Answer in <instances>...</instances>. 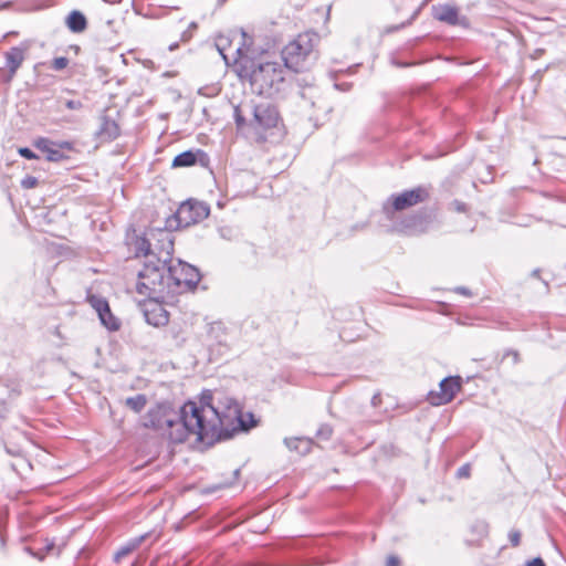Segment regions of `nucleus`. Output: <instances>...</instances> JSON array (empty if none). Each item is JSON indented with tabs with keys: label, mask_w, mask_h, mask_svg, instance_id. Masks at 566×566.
<instances>
[{
	"label": "nucleus",
	"mask_w": 566,
	"mask_h": 566,
	"mask_svg": "<svg viewBox=\"0 0 566 566\" xmlns=\"http://www.w3.org/2000/svg\"><path fill=\"white\" fill-rule=\"evenodd\" d=\"M55 547V544L51 541L46 539L45 545L39 551H33L32 548H27V551L39 560H43L45 556L51 553Z\"/></svg>",
	"instance_id": "nucleus-25"
},
{
	"label": "nucleus",
	"mask_w": 566,
	"mask_h": 566,
	"mask_svg": "<svg viewBox=\"0 0 566 566\" xmlns=\"http://www.w3.org/2000/svg\"><path fill=\"white\" fill-rule=\"evenodd\" d=\"M525 566H545V563L541 557H536L527 562Z\"/></svg>",
	"instance_id": "nucleus-38"
},
{
	"label": "nucleus",
	"mask_w": 566,
	"mask_h": 566,
	"mask_svg": "<svg viewBox=\"0 0 566 566\" xmlns=\"http://www.w3.org/2000/svg\"><path fill=\"white\" fill-rule=\"evenodd\" d=\"M216 411L214 415H208V420L220 421L218 424V438L216 442L223 438V432L228 431V428L234 422L235 427H232L233 431L242 430L248 431L256 424L253 413H243L240 409L239 403L233 399H228L227 410H220L218 407L212 406Z\"/></svg>",
	"instance_id": "nucleus-5"
},
{
	"label": "nucleus",
	"mask_w": 566,
	"mask_h": 566,
	"mask_svg": "<svg viewBox=\"0 0 566 566\" xmlns=\"http://www.w3.org/2000/svg\"><path fill=\"white\" fill-rule=\"evenodd\" d=\"M231 484H232V482L223 483L220 485V488H227V486H230Z\"/></svg>",
	"instance_id": "nucleus-52"
},
{
	"label": "nucleus",
	"mask_w": 566,
	"mask_h": 566,
	"mask_svg": "<svg viewBox=\"0 0 566 566\" xmlns=\"http://www.w3.org/2000/svg\"><path fill=\"white\" fill-rule=\"evenodd\" d=\"M148 324L154 326H163L168 323V314L161 306H156L153 312L145 313Z\"/></svg>",
	"instance_id": "nucleus-21"
},
{
	"label": "nucleus",
	"mask_w": 566,
	"mask_h": 566,
	"mask_svg": "<svg viewBox=\"0 0 566 566\" xmlns=\"http://www.w3.org/2000/svg\"><path fill=\"white\" fill-rule=\"evenodd\" d=\"M177 48H178V43H172V44H170V45H169V50H170V51H174V50H176Z\"/></svg>",
	"instance_id": "nucleus-50"
},
{
	"label": "nucleus",
	"mask_w": 566,
	"mask_h": 566,
	"mask_svg": "<svg viewBox=\"0 0 566 566\" xmlns=\"http://www.w3.org/2000/svg\"><path fill=\"white\" fill-rule=\"evenodd\" d=\"M242 108L240 106H237L234 108V119H235V124L239 128H242L244 125H247V119L245 117L243 116L242 114Z\"/></svg>",
	"instance_id": "nucleus-31"
},
{
	"label": "nucleus",
	"mask_w": 566,
	"mask_h": 566,
	"mask_svg": "<svg viewBox=\"0 0 566 566\" xmlns=\"http://www.w3.org/2000/svg\"><path fill=\"white\" fill-rule=\"evenodd\" d=\"M125 405L134 412L139 413L147 405V397L144 394L128 397L125 400Z\"/></svg>",
	"instance_id": "nucleus-23"
},
{
	"label": "nucleus",
	"mask_w": 566,
	"mask_h": 566,
	"mask_svg": "<svg viewBox=\"0 0 566 566\" xmlns=\"http://www.w3.org/2000/svg\"><path fill=\"white\" fill-rule=\"evenodd\" d=\"M65 24L71 32L82 33L87 28V20L81 11L73 10L66 17Z\"/></svg>",
	"instance_id": "nucleus-17"
},
{
	"label": "nucleus",
	"mask_w": 566,
	"mask_h": 566,
	"mask_svg": "<svg viewBox=\"0 0 566 566\" xmlns=\"http://www.w3.org/2000/svg\"><path fill=\"white\" fill-rule=\"evenodd\" d=\"M69 65V59L65 56H59L53 59L52 61V69L54 71H62Z\"/></svg>",
	"instance_id": "nucleus-28"
},
{
	"label": "nucleus",
	"mask_w": 566,
	"mask_h": 566,
	"mask_svg": "<svg viewBox=\"0 0 566 566\" xmlns=\"http://www.w3.org/2000/svg\"><path fill=\"white\" fill-rule=\"evenodd\" d=\"M380 402V395H374V397L371 398V403L373 406H378V403Z\"/></svg>",
	"instance_id": "nucleus-45"
},
{
	"label": "nucleus",
	"mask_w": 566,
	"mask_h": 566,
	"mask_svg": "<svg viewBox=\"0 0 566 566\" xmlns=\"http://www.w3.org/2000/svg\"><path fill=\"white\" fill-rule=\"evenodd\" d=\"M252 118L248 126L254 130L259 140H264L263 133L274 128L280 119L277 108L270 103H260L249 107Z\"/></svg>",
	"instance_id": "nucleus-8"
},
{
	"label": "nucleus",
	"mask_w": 566,
	"mask_h": 566,
	"mask_svg": "<svg viewBox=\"0 0 566 566\" xmlns=\"http://www.w3.org/2000/svg\"><path fill=\"white\" fill-rule=\"evenodd\" d=\"M439 388L440 390L438 392L431 391L429 394V400L434 406L446 405L452 401L462 388V379L460 376L446 377L440 381Z\"/></svg>",
	"instance_id": "nucleus-10"
},
{
	"label": "nucleus",
	"mask_w": 566,
	"mask_h": 566,
	"mask_svg": "<svg viewBox=\"0 0 566 566\" xmlns=\"http://www.w3.org/2000/svg\"><path fill=\"white\" fill-rule=\"evenodd\" d=\"M319 40V35L313 31L298 34L282 51L284 66L294 72L307 70L317 59L315 49Z\"/></svg>",
	"instance_id": "nucleus-3"
},
{
	"label": "nucleus",
	"mask_w": 566,
	"mask_h": 566,
	"mask_svg": "<svg viewBox=\"0 0 566 566\" xmlns=\"http://www.w3.org/2000/svg\"><path fill=\"white\" fill-rule=\"evenodd\" d=\"M6 451L13 457H22V451L19 448L6 447Z\"/></svg>",
	"instance_id": "nucleus-39"
},
{
	"label": "nucleus",
	"mask_w": 566,
	"mask_h": 566,
	"mask_svg": "<svg viewBox=\"0 0 566 566\" xmlns=\"http://www.w3.org/2000/svg\"><path fill=\"white\" fill-rule=\"evenodd\" d=\"M426 219L422 216L415 214L403 219L401 222L396 223L392 227L394 231L415 233L418 231H424Z\"/></svg>",
	"instance_id": "nucleus-13"
},
{
	"label": "nucleus",
	"mask_w": 566,
	"mask_h": 566,
	"mask_svg": "<svg viewBox=\"0 0 566 566\" xmlns=\"http://www.w3.org/2000/svg\"><path fill=\"white\" fill-rule=\"evenodd\" d=\"M64 105L69 109H81L83 107L82 102L78 99H66Z\"/></svg>",
	"instance_id": "nucleus-34"
},
{
	"label": "nucleus",
	"mask_w": 566,
	"mask_h": 566,
	"mask_svg": "<svg viewBox=\"0 0 566 566\" xmlns=\"http://www.w3.org/2000/svg\"><path fill=\"white\" fill-rule=\"evenodd\" d=\"M211 394H203L201 406L188 401L180 409H175L169 402H158L150 407L142 418V426L166 438L171 443H182L190 437L207 446L218 438L220 421L208 420V415H214L210 400Z\"/></svg>",
	"instance_id": "nucleus-1"
},
{
	"label": "nucleus",
	"mask_w": 566,
	"mask_h": 566,
	"mask_svg": "<svg viewBox=\"0 0 566 566\" xmlns=\"http://www.w3.org/2000/svg\"><path fill=\"white\" fill-rule=\"evenodd\" d=\"M168 262L150 254L137 273L136 292L149 300L160 301L170 296Z\"/></svg>",
	"instance_id": "nucleus-2"
},
{
	"label": "nucleus",
	"mask_w": 566,
	"mask_h": 566,
	"mask_svg": "<svg viewBox=\"0 0 566 566\" xmlns=\"http://www.w3.org/2000/svg\"><path fill=\"white\" fill-rule=\"evenodd\" d=\"M18 153L27 159H35L38 156L28 147L19 148Z\"/></svg>",
	"instance_id": "nucleus-35"
},
{
	"label": "nucleus",
	"mask_w": 566,
	"mask_h": 566,
	"mask_svg": "<svg viewBox=\"0 0 566 566\" xmlns=\"http://www.w3.org/2000/svg\"><path fill=\"white\" fill-rule=\"evenodd\" d=\"M191 38H192V32H190L189 30L184 31L182 34H181V41L182 42H187Z\"/></svg>",
	"instance_id": "nucleus-42"
},
{
	"label": "nucleus",
	"mask_w": 566,
	"mask_h": 566,
	"mask_svg": "<svg viewBox=\"0 0 566 566\" xmlns=\"http://www.w3.org/2000/svg\"><path fill=\"white\" fill-rule=\"evenodd\" d=\"M8 412V406L6 401L0 400V421L6 417Z\"/></svg>",
	"instance_id": "nucleus-40"
},
{
	"label": "nucleus",
	"mask_w": 566,
	"mask_h": 566,
	"mask_svg": "<svg viewBox=\"0 0 566 566\" xmlns=\"http://www.w3.org/2000/svg\"><path fill=\"white\" fill-rule=\"evenodd\" d=\"M471 475V467L470 464H463L461 465L458 471H457V476L462 479V478H470Z\"/></svg>",
	"instance_id": "nucleus-33"
},
{
	"label": "nucleus",
	"mask_w": 566,
	"mask_h": 566,
	"mask_svg": "<svg viewBox=\"0 0 566 566\" xmlns=\"http://www.w3.org/2000/svg\"><path fill=\"white\" fill-rule=\"evenodd\" d=\"M91 304L96 310L98 315H101L103 311L107 312V308L109 307L107 301L101 297H92Z\"/></svg>",
	"instance_id": "nucleus-27"
},
{
	"label": "nucleus",
	"mask_w": 566,
	"mask_h": 566,
	"mask_svg": "<svg viewBox=\"0 0 566 566\" xmlns=\"http://www.w3.org/2000/svg\"><path fill=\"white\" fill-rule=\"evenodd\" d=\"M235 53H237L239 56H243V55H244V50H243L241 46H239V48L237 49Z\"/></svg>",
	"instance_id": "nucleus-48"
},
{
	"label": "nucleus",
	"mask_w": 566,
	"mask_h": 566,
	"mask_svg": "<svg viewBox=\"0 0 566 566\" xmlns=\"http://www.w3.org/2000/svg\"><path fill=\"white\" fill-rule=\"evenodd\" d=\"M148 535L144 534L129 539L125 545L120 546L114 555L116 563L120 562L124 557L137 549Z\"/></svg>",
	"instance_id": "nucleus-19"
},
{
	"label": "nucleus",
	"mask_w": 566,
	"mask_h": 566,
	"mask_svg": "<svg viewBox=\"0 0 566 566\" xmlns=\"http://www.w3.org/2000/svg\"><path fill=\"white\" fill-rule=\"evenodd\" d=\"M312 439L304 437L285 438L284 444L291 450L300 454H306L312 448Z\"/></svg>",
	"instance_id": "nucleus-18"
},
{
	"label": "nucleus",
	"mask_w": 566,
	"mask_h": 566,
	"mask_svg": "<svg viewBox=\"0 0 566 566\" xmlns=\"http://www.w3.org/2000/svg\"><path fill=\"white\" fill-rule=\"evenodd\" d=\"M4 57L6 65L9 70L6 82H10L25 59L24 50L19 46H13L6 52Z\"/></svg>",
	"instance_id": "nucleus-12"
},
{
	"label": "nucleus",
	"mask_w": 566,
	"mask_h": 566,
	"mask_svg": "<svg viewBox=\"0 0 566 566\" xmlns=\"http://www.w3.org/2000/svg\"><path fill=\"white\" fill-rule=\"evenodd\" d=\"M451 206L453 207V209L458 212H465L467 211V205L462 201H459V200H454Z\"/></svg>",
	"instance_id": "nucleus-36"
},
{
	"label": "nucleus",
	"mask_w": 566,
	"mask_h": 566,
	"mask_svg": "<svg viewBox=\"0 0 566 566\" xmlns=\"http://www.w3.org/2000/svg\"><path fill=\"white\" fill-rule=\"evenodd\" d=\"M509 539L512 546L517 547L521 543V532L517 530H512L509 532Z\"/></svg>",
	"instance_id": "nucleus-32"
},
{
	"label": "nucleus",
	"mask_w": 566,
	"mask_h": 566,
	"mask_svg": "<svg viewBox=\"0 0 566 566\" xmlns=\"http://www.w3.org/2000/svg\"><path fill=\"white\" fill-rule=\"evenodd\" d=\"M219 234L221 238L229 240V241L237 238V232L231 227L219 228Z\"/></svg>",
	"instance_id": "nucleus-29"
},
{
	"label": "nucleus",
	"mask_w": 566,
	"mask_h": 566,
	"mask_svg": "<svg viewBox=\"0 0 566 566\" xmlns=\"http://www.w3.org/2000/svg\"><path fill=\"white\" fill-rule=\"evenodd\" d=\"M150 235L158 258L170 262L174 254V234L164 229H153Z\"/></svg>",
	"instance_id": "nucleus-11"
},
{
	"label": "nucleus",
	"mask_w": 566,
	"mask_h": 566,
	"mask_svg": "<svg viewBox=\"0 0 566 566\" xmlns=\"http://www.w3.org/2000/svg\"><path fill=\"white\" fill-rule=\"evenodd\" d=\"M101 323L109 331H117L120 327V322L117 317L113 315L111 308H107V312H104L98 315Z\"/></svg>",
	"instance_id": "nucleus-24"
},
{
	"label": "nucleus",
	"mask_w": 566,
	"mask_h": 566,
	"mask_svg": "<svg viewBox=\"0 0 566 566\" xmlns=\"http://www.w3.org/2000/svg\"><path fill=\"white\" fill-rule=\"evenodd\" d=\"M385 566H400V560L397 556L390 555L387 557Z\"/></svg>",
	"instance_id": "nucleus-37"
},
{
	"label": "nucleus",
	"mask_w": 566,
	"mask_h": 566,
	"mask_svg": "<svg viewBox=\"0 0 566 566\" xmlns=\"http://www.w3.org/2000/svg\"><path fill=\"white\" fill-rule=\"evenodd\" d=\"M429 197L428 191L422 187L406 190L399 195L390 196L382 205V213L389 221H395L396 212L411 208L426 201Z\"/></svg>",
	"instance_id": "nucleus-7"
},
{
	"label": "nucleus",
	"mask_w": 566,
	"mask_h": 566,
	"mask_svg": "<svg viewBox=\"0 0 566 566\" xmlns=\"http://www.w3.org/2000/svg\"><path fill=\"white\" fill-rule=\"evenodd\" d=\"M432 12L434 19L438 21L446 22L450 25L459 24V11L455 7L449 4L434 6Z\"/></svg>",
	"instance_id": "nucleus-14"
},
{
	"label": "nucleus",
	"mask_w": 566,
	"mask_h": 566,
	"mask_svg": "<svg viewBox=\"0 0 566 566\" xmlns=\"http://www.w3.org/2000/svg\"><path fill=\"white\" fill-rule=\"evenodd\" d=\"M167 272L170 296L196 287L200 281L198 269L181 260L168 262Z\"/></svg>",
	"instance_id": "nucleus-6"
},
{
	"label": "nucleus",
	"mask_w": 566,
	"mask_h": 566,
	"mask_svg": "<svg viewBox=\"0 0 566 566\" xmlns=\"http://www.w3.org/2000/svg\"><path fill=\"white\" fill-rule=\"evenodd\" d=\"M252 87L260 94L273 96L283 90L285 69L279 62H263L255 65L250 74Z\"/></svg>",
	"instance_id": "nucleus-4"
},
{
	"label": "nucleus",
	"mask_w": 566,
	"mask_h": 566,
	"mask_svg": "<svg viewBox=\"0 0 566 566\" xmlns=\"http://www.w3.org/2000/svg\"><path fill=\"white\" fill-rule=\"evenodd\" d=\"M301 96H302L303 98H305V97H306L305 91H302V92H301Z\"/></svg>",
	"instance_id": "nucleus-54"
},
{
	"label": "nucleus",
	"mask_w": 566,
	"mask_h": 566,
	"mask_svg": "<svg viewBox=\"0 0 566 566\" xmlns=\"http://www.w3.org/2000/svg\"><path fill=\"white\" fill-rule=\"evenodd\" d=\"M335 86L339 90H348L349 85L348 84H335Z\"/></svg>",
	"instance_id": "nucleus-47"
},
{
	"label": "nucleus",
	"mask_w": 566,
	"mask_h": 566,
	"mask_svg": "<svg viewBox=\"0 0 566 566\" xmlns=\"http://www.w3.org/2000/svg\"><path fill=\"white\" fill-rule=\"evenodd\" d=\"M35 147L46 154L49 161H61L65 158L60 148H57V145L48 138L38 139Z\"/></svg>",
	"instance_id": "nucleus-16"
},
{
	"label": "nucleus",
	"mask_w": 566,
	"mask_h": 566,
	"mask_svg": "<svg viewBox=\"0 0 566 566\" xmlns=\"http://www.w3.org/2000/svg\"><path fill=\"white\" fill-rule=\"evenodd\" d=\"M137 256L143 255L144 261H148L150 254L157 255L154 249V240L151 239L150 231L146 237L138 238L136 241Z\"/></svg>",
	"instance_id": "nucleus-20"
},
{
	"label": "nucleus",
	"mask_w": 566,
	"mask_h": 566,
	"mask_svg": "<svg viewBox=\"0 0 566 566\" xmlns=\"http://www.w3.org/2000/svg\"><path fill=\"white\" fill-rule=\"evenodd\" d=\"M97 136L104 140H114L119 136L118 124L108 116L101 118V126L97 130Z\"/></svg>",
	"instance_id": "nucleus-15"
},
{
	"label": "nucleus",
	"mask_w": 566,
	"mask_h": 566,
	"mask_svg": "<svg viewBox=\"0 0 566 566\" xmlns=\"http://www.w3.org/2000/svg\"><path fill=\"white\" fill-rule=\"evenodd\" d=\"M10 4H11L10 2H6V3L1 4V6H0V10H1V9H4V8H9V7H10Z\"/></svg>",
	"instance_id": "nucleus-51"
},
{
	"label": "nucleus",
	"mask_w": 566,
	"mask_h": 566,
	"mask_svg": "<svg viewBox=\"0 0 566 566\" xmlns=\"http://www.w3.org/2000/svg\"><path fill=\"white\" fill-rule=\"evenodd\" d=\"M197 161V154L192 150L177 155L172 160V167H190Z\"/></svg>",
	"instance_id": "nucleus-22"
},
{
	"label": "nucleus",
	"mask_w": 566,
	"mask_h": 566,
	"mask_svg": "<svg viewBox=\"0 0 566 566\" xmlns=\"http://www.w3.org/2000/svg\"><path fill=\"white\" fill-rule=\"evenodd\" d=\"M333 436V427L328 423H323L316 431V438L322 441L331 440Z\"/></svg>",
	"instance_id": "nucleus-26"
},
{
	"label": "nucleus",
	"mask_w": 566,
	"mask_h": 566,
	"mask_svg": "<svg viewBox=\"0 0 566 566\" xmlns=\"http://www.w3.org/2000/svg\"><path fill=\"white\" fill-rule=\"evenodd\" d=\"M239 472H240V471H239L238 469L233 471V476H234V479H237V478H238Z\"/></svg>",
	"instance_id": "nucleus-53"
},
{
	"label": "nucleus",
	"mask_w": 566,
	"mask_h": 566,
	"mask_svg": "<svg viewBox=\"0 0 566 566\" xmlns=\"http://www.w3.org/2000/svg\"><path fill=\"white\" fill-rule=\"evenodd\" d=\"M455 291L458 293H460V294L465 295V296H470L471 295V292L467 287H463V286L457 287Z\"/></svg>",
	"instance_id": "nucleus-43"
},
{
	"label": "nucleus",
	"mask_w": 566,
	"mask_h": 566,
	"mask_svg": "<svg viewBox=\"0 0 566 566\" xmlns=\"http://www.w3.org/2000/svg\"><path fill=\"white\" fill-rule=\"evenodd\" d=\"M219 52H220V54L222 55L223 60L228 63V57H227V55L224 54L223 50H222V49H219Z\"/></svg>",
	"instance_id": "nucleus-49"
},
{
	"label": "nucleus",
	"mask_w": 566,
	"mask_h": 566,
	"mask_svg": "<svg viewBox=\"0 0 566 566\" xmlns=\"http://www.w3.org/2000/svg\"><path fill=\"white\" fill-rule=\"evenodd\" d=\"M39 184V180L38 178L33 177V176H25L22 180H21V187L23 189H32L34 187H36Z\"/></svg>",
	"instance_id": "nucleus-30"
},
{
	"label": "nucleus",
	"mask_w": 566,
	"mask_h": 566,
	"mask_svg": "<svg viewBox=\"0 0 566 566\" xmlns=\"http://www.w3.org/2000/svg\"><path fill=\"white\" fill-rule=\"evenodd\" d=\"M505 355H511L515 364L520 361V356L516 350H507Z\"/></svg>",
	"instance_id": "nucleus-41"
},
{
	"label": "nucleus",
	"mask_w": 566,
	"mask_h": 566,
	"mask_svg": "<svg viewBox=\"0 0 566 566\" xmlns=\"http://www.w3.org/2000/svg\"><path fill=\"white\" fill-rule=\"evenodd\" d=\"M210 213V208L206 202L188 200L180 205L176 212V218L180 226L188 227L200 222Z\"/></svg>",
	"instance_id": "nucleus-9"
},
{
	"label": "nucleus",
	"mask_w": 566,
	"mask_h": 566,
	"mask_svg": "<svg viewBox=\"0 0 566 566\" xmlns=\"http://www.w3.org/2000/svg\"><path fill=\"white\" fill-rule=\"evenodd\" d=\"M59 147L66 149V150H71L73 148L72 143H70V142H63V143L59 144Z\"/></svg>",
	"instance_id": "nucleus-44"
},
{
	"label": "nucleus",
	"mask_w": 566,
	"mask_h": 566,
	"mask_svg": "<svg viewBox=\"0 0 566 566\" xmlns=\"http://www.w3.org/2000/svg\"><path fill=\"white\" fill-rule=\"evenodd\" d=\"M197 23L196 22H191L189 25H188V29L190 32H195L197 30Z\"/></svg>",
	"instance_id": "nucleus-46"
}]
</instances>
